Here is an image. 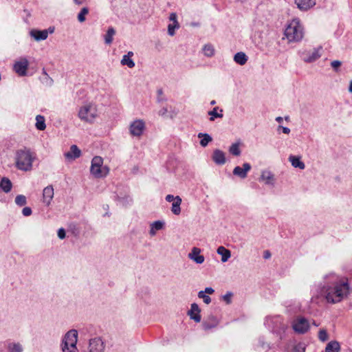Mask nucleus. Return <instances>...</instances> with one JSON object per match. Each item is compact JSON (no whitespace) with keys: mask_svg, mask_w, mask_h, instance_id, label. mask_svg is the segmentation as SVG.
I'll return each mask as SVG.
<instances>
[{"mask_svg":"<svg viewBox=\"0 0 352 352\" xmlns=\"http://www.w3.org/2000/svg\"><path fill=\"white\" fill-rule=\"evenodd\" d=\"M270 256H271V254L268 250H266L264 252V255H263L264 258L267 259V258H270Z\"/></svg>","mask_w":352,"mask_h":352,"instance_id":"obj_55","label":"nucleus"},{"mask_svg":"<svg viewBox=\"0 0 352 352\" xmlns=\"http://www.w3.org/2000/svg\"><path fill=\"white\" fill-rule=\"evenodd\" d=\"M229 152L234 155V156H239L241 155V150L239 148V143H234L232 144L229 148Z\"/></svg>","mask_w":352,"mask_h":352,"instance_id":"obj_36","label":"nucleus"},{"mask_svg":"<svg viewBox=\"0 0 352 352\" xmlns=\"http://www.w3.org/2000/svg\"><path fill=\"white\" fill-rule=\"evenodd\" d=\"M261 179L265 181V183L267 185L273 186L274 184V175L270 171H263L261 175Z\"/></svg>","mask_w":352,"mask_h":352,"instance_id":"obj_24","label":"nucleus"},{"mask_svg":"<svg viewBox=\"0 0 352 352\" xmlns=\"http://www.w3.org/2000/svg\"><path fill=\"white\" fill-rule=\"evenodd\" d=\"M133 56V52H129L127 54L123 56L121 60V64L122 65H127L129 68H133L135 67L134 61L131 58V56Z\"/></svg>","mask_w":352,"mask_h":352,"instance_id":"obj_26","label":"nucleus"},{"mask_svg":"<svg viewBox=\"0 0 352 352\" xmlns=\"http://www.w3.org/2000/svg\"><path fill=\"white\" fill-rule=\"evenodd\" d=\"M252 168L250 164L244 163L243 164V167L236 166L233 170V175L239 177L241 179H245L247 177L248 173Z\"/></svg>","mask_w":352,"mask_h":352,"instance_id":"obj_14","label":"nucleus"},{"mask_svg":"<svg viewBox=\"0 0 352 352\" xmlns=\"http://www.w3.org/2000/svg\"><path fill=\"white\" fill-rule=\"evenodd\" d=\"M85 1V0H74V3L78 6L82 5Z\"/></svg>","mask_w":352,"mask_h":352,"instance_id":"obj_56","label":"nucleus"},{"mask_svg":"<svg viewBox=\"0 0 352 352\" xmlns=\"http://www.w3.org/2000/svg\"><path fill=\"white\" fill-rule=\"evenodd\" d=\"M322 46L314 48L312 52H305L302 54V58L305 63H313L320 58V52L322 50Z\"/></svg>","mask_w":352,"mask_h":352,"instance_id":"obj_10","label":"nucleus"},{"mask_svg":"<svg viewBox=\"0 0 352 352\" xmlns=\"http://www.w3.org/2000/svg\"><path fill=\"white\" fill-rule=\"evenodd\" d=\"M201 309L198 305L195 302L191 304L190 310L188 311V316H189L191 320H193L196 322L201 321V317L200 315Z\"/></svg>","mask_w":352,"mask_h":352,"instance_id":"obj_15","label":"nucleus"},{"mask_svg":"<svg viewBox=\"0 0 352 352\" xmlns=\"http://www.w3.org/2000/svg\"><path fill=\"white\" fill-rule=\"evenodd\" d=\"M170 21H173V24H176L177 28H179V23L177 21V14L174 12L171 13L169 16Z\"/></svg>","mask_w":352,"mask_h":352,"instance_id":"obj_49","label":"nucleus"},{"mask_svg":"<svg viewBox=\"0 0 352 352\" xmlns=\"http://www.w3.org/2000/svg\"><path fill=\"white\" fill-rule=\"evenodd\" d=\"M349 91L352 93V80H351V82H350Z\"/></svg>","mask_w":352,"mask_h":352,"instance_id":"obj_61","label":"nucleus"},{"mask_svg":"<svg viewBox=\"0 0 352 352\" xmlns=\"http://www.w3.org/2000/svg\"><path fill=\"white\" fill-rule=\"evenodd\" d=\"M285 36L289 42H299L302 39L304 28L298 19H294L287 24Z\"/></svg>","mask_w":352,"mask_h":352,"instance_id":"obj_3","label":"nucleus"},{"mask_svg":"<svg viewBox=\"0 0 352 352\" xmlns=\"http://www.w3.org/2000/svg\"><path fill=\"white\" fill-rule=\"evenodd\" d=\"M15 204L21 207L25 206L27 204V199L25 195H19L15 197Z\"/></svg>","mask_w":352,"mask_h":352,"instance_id":"obj_38","label":"nucleus"},{"mask_svg":"<svg viewBox=\"0 0 352 352\" xmlns=\"http://www.w3.org/2000/svg\"><path fill=\"white\" fill-rule=\"evenodd\" d=\"M289 160L294 168H298L301 170H303L305 167L304 162L300 160L299 157L290 155L289 157Z\"/></svg>","mask_w":352,"mask_h":352,"instance_id":"obj_27","label":"nucleus"},{"mask_svg":"<svg viewBox=\"0 0 352 352\" xmlns=\"http://www.w3.org/2000/svg\"><path fill=\"white\" fill-rule=\"evenodd\" d=\"M30 34L36 41H44L47 39L48 36V30H39L34 29L30 31Z\"/></svg>","mask_w":352,"mask_h":352,"instance_id":"obj_18","label":"nucleus"},{"mask_svg":"<svg viewBox=\"0 0 352 352\" xmlns=\"http://www.w3.org/2000/svg\"><path fill=\"white\" fill-rule=\"evenodd\" d=\"M12 184L10 179L3 177L0 181V190L3 191L5 193H8L11 191Z\"/></svg>","mask_w":352,"mask_h":352,"instance_id":"obj_22","label":"nucleus"},{"mask_svg":"<svg viewBox=\"0 0 352 352\" xmlns=\"http://www.w3.org/2000/svg\"><path fill=\"white\" fill-rule=\"evenodd\" d=\"M8 352H23V346L20 342H8L6 345Z\"/></svg>","mask_w":352,"mask_h":352,"instance_id":"obj_23","label":"nucleus"},{"mask_svg":"<svg viewBox=\"0 0 352 352\" xmlns=\"http://www.w3.org/2000/svg\"><path fill=\"white\" fill-rule=\"evenodd\" d=\"M32 211L31 208H30V207H25L22 210V214L25 217L30 216L32 214Z\"/></svg>","mask_w":352,"mask_h":352,"instance_id":"obj_48","label":"nucleus"},{"mask_svg":"<svg viewBox=\"0 0 352 352\" xmlns=\"http://www.w3.org/2000/svg\"><path fill=\"white\" fill-rule=\"evenodd\" d=\"M198 297L203 299L206 304H209L211 302V298L206 295L204 291H200L198 292Z\"/></svg>","mask_w":352,"mask_h":352,"instance_id":"obj_41","label":"nucleus"},{"mask_svg":"<svg viewBox=\"0 0 352 352\" xmlns=\"http://www.w3.org/2000/svg\"><path fill=\"white\" fill-rule=\"evenodd\" d=\"M276 121L278 122H281L283 121V118L280 117V116L276 117Z\"/></svg>","mask_w":352,"mask_h":352,"instance_id":"obj_58","label":"nucleus"},{"mask_svg":"<svg viewBox=\"0 0 352 352\" xmlns=\"http://www.w3.org/2000/svg\"><path fill=\"white\" fill-rule=\"evenodd\" d=\"M78 341V331L76 329H71L64 336L61 349L63 352H78L76 346Z\"/></svg>","mask_w":352,"mask_h":352,"instance_id":"obj_5","label":"nucleus"},{"mask_svg":"<svg viewBox=\"0 0 352 352\" xmlns=\"http://www.w3.org/2000/svg\"><path fill=\"white\" fill-rule=\"evenodd\" d=\"M219 323V319L213 314H210L206 319L202 322V327L205 331L210 330L218 326Z\"/></svg>","mask_w":352,"mask_h":352,"instance_id":"obj_12","label":"nucleus"},{"mask_svg":"<svg viewBox=\"0 0 352 352\" xmlns=\"http://www.w3.org/2000/svg\"><path fill=\"white\" fill-rule=\"evenodd\" d=\"M217 252L218 254L221 256V261L223 263H225V262L228 261V260L231 256V252H230V250H229L228 249H226L223 246H219L217 248Z\"/></svg>","mask_w":352,"mask_h":352,"instance_id":"obj_25","label":"nucleus"},{"mask_svg":"<svg viewBox=\"0 0 352 352\" xmlns=\"http://www.w3.org/2000/svg\"><path fill=\"white\" fill-rule=\"evenodd\" d=\"M232 296V293L230 292H228L225 295H223L222 296V298L226 302V304L229 305L232 302V300H231Z\"/></svg>","mask_w":352,"mask_h":352,"instance_id":"obj_46","label":"nucleus"},{"mask_svg":"<svg viewBox=\"0 0 352 352\" xmlns=\"http://www.w3.org/2000/svg\"><path fill=\"white\" fill-rule=\"evenodd\" d=\"M145 129V124L142 120H136L130 124V133L133 136H140Z\"/></svg>","mask_w":352,"mask_h":352,"instance_id":"obj_11","label":"nucleus"},{"mask_svg":"<svg viewBox=\"0 0 352 352\" xmlns=\"http://www.w3.org/2000/svg\"><path fill=\"white\" fill-rule=\"evenodd\" d=\"M48 33H53L54 32V28H52V27H50L48 29Z\"/></svg>","mask_w":352,"mask_h":352,"instance_id":"obj_59","label":"nucleus"},{"mask_svg":"<svg viewBox=\"0 0 352 352\" xmlns=\"http://www.w3.org/2000/svg\"><path fill=\"white\" fill-rule=\"evenodd\" d=\"M329 338V336H328V334H327V332L325 329H320L319 332H318V339L321 341V342H326Z\"/></svg>","mask_w":352,"mask_h":352,"instance_id":"obj_40","label":"nucleus"},{"mask_svg":"<svg viewBox=\"0 0 352 352\" xmlns=\"http://www.w3.org/2000/svg\"><path fill=\"white\" fill-rule=\"evenodd\" d=\"M29 62L26 58H21L19 61L15 62L13 65L14 71L20 76L27 75Z\"/></svg>","mask_w":352,"mask_h":352,"instance_id":"obj_9","label":"nucleus"},{"mask_svg":"<svg viewBox=\"0 0 352 352\" xmlns=\"http://www.w3.org/2000/svg\"><path fill=\"white\" fill-rule=\"evenodd\" d=\"M78 116L82 121L92 123L97 117L96 108L92 104L84 105L80 108Z\"/></svg>","mask_w":352,"mask_h":352,"instance_id":"obj_7","label":"nucleus"},{"mask_svg":"<svg viewBox=\"0 0 352 352\" xmlns=\"http://www.w3.org/2000/svg\"><path fill=\"white\" fill-rule=\"evenodd\" d=\"M168 113V109L166 107L162 108L158 114L161 116H165Z\"/></svg>","mask_w":352,"mask_h":352,"instance_id":"obj_52","label":"nucleus"},{"mask_svg":"<svg viewBox=\"0 0 352 352\" xmlns=\"http://www.w3.org/2000/svg\"><path fill=\"white\" fill-rule=\"evenodd\" d=\"M103 160L100 156H95L91 160V173L96 178L105 177L109 171L107 166H102Z\"/></svg>","mask_w":352,"mask_h":352,"instance_id":"obj_6","label":"nucleus"},{"mask_svg":"<svg viewBox=\"0 0 352 352\" xmlns=\"http://www.w3.org/2000/svg\"><path fill=\"white\" fill-rule=\"evenodd\" d=\"M177 28L176 24H169L168 26V33L170 36L175 35V29Z\"/></svg>","mask_w":352,"mask_h":352,"instance_id":"obj_47","label":"nucleus"},{"mask_svg":"<svg viewBox=\"0 0 352 352\" xmlns=\"http://www.w3.org/2000/svg\"><path fill=\"white\" fill-rule=\"evenodd\" d=\"M116 34V30L113 27H109L104 35V43L109 45L112 43L113 36Z\"/></svg>","mask_w":352,"mask_h":352,"instance_id":"obj_32","label":"nucleus"},{"mask_svg":"<svg viewBox=\"0 0 352 352\" xmlns=\"http://www.w3.org/2000/svg\"><path fill=\"white\" fill-rule=\"evenodd\" d=\"M342 65V62L340 60H333L331 62V66L333 69V70L338 72L340 69V67Z\"/></svg>","mask_w":352,"mask_h":352,"instance_id":"obj_45","label":"nucleus"},{"mask_svg":"<svg viewBox=\"0 0 352 352\" xmlns=\"http://www.w3.org/2000/svg\"><path fill=\"white\" fill-rule=\"evenodd\" d=\"M200 252L201 250L199 248L194 247L188 254V258L197 264H201L204 262V256L200 254Z\"/></svg>","mask_w":352,"mask_h":352,"instance_id":"obj_16","label":"nucleus"},{"mask_svg":"<svg viewBox=\"0 0 352 352\" xmlns=\"http://www.w3.org/2000/svg\"><path fill=\"white\" fill-rule=\"evenodd\" d=\"M42 74L43 75V76H46V74H47L45 69H43Z\"/></svg>","mask_w":352,"mask_h":352,"instance_id":"obj_62","label":"nucleus"},{"mask_svg":"<svg viewBox=\"0 0 352 352\" xmlns=\"http://www.w3.org/2000/svg\"><path fill=\"white\" fill-rule=\"evenodd\" d=\"M89 8L87 7H84L80 10L77 16V19L80 23H83L85 21V16L89 13Z\"/></svg>","mask_w":352,"mask_h":352,"instance_id":"obj_35","label":"nucleus"},{"mask_svg":"<svg viewBox=\"0 0 352 352\" xmlns=\"http://www.w3.org/2000/svg\"><path fill=\"white\" fill-rule=\"evenodd\" d=\"M204 292H205V294H212L214 290L212 287H206Z\"/></svg>","mask_w":352,"mask_h":352,"instance_id":"obj_54","label":"nucleus"},{"mask_svg":"<svg viewBox=\"0 0 352 352\" xmlns=\"http://www.w3.org/2000/svg\"><path fill=\"white\" fill-rule=\"evenodd\" d=\"M212 160L216 164L223 165L226 163V155L225 153L219 150L215 149L212 154Z\"/></svg>","mask_w":352,"mask_h":352,"instance_id":"obj_19","label":"nucleus"},{"mask_svg":"<svg viewBox=\"0 0 352 352\" xmlns=\"http://www.w3.org/2000/svg\"><path fill=\"white\" fill-rule=\"evenodd\" d=\"M35 159V154L27 147L18 149L15 152V166L23 171H29L32 168V163Z\"/></svg>","mask_w":352,"mask_h":352,"instance_id":"obj_2","label":"nucleus"},{"mask_svg":"<svg viewBox=\"0 0 352 352\" xmlns=\"http://www.w3.org/2000/svg\"><path fill=\"white\" fill-rule=\"evenodd\" d=\"M340 345L338 341L332 340L329 342L325 348V352H340Z\"/></svg>","mask_w":352,"mask_h":352,"instance_id":"obj_30","label":"nucleus"},{"mask_svg":"<svg viewBox=\"0 0 352 352\" xmlns=\"http://www.w3.org/2000/svg\"><path fill=\"white\" fill-rule=\"evenodd\" d=\"M157 101L158 102H162L166 100V98L164 96L163 90L162 89H159L157 91Z\"/></svg>","mask_w":352,"mask_h":352,"instance_id":"obj_44","label":"nucleus"},{"mask_svg":"<svg viewBox=\"0 0 352 352\" xmlns=\"http://www.w3.org/2000/svg\"><path fill=\"white\" fill-rule=\"evenodd\" d=\"M216 104V101H215V100H212V101L210 102V104H211V105H214V104Z\"/></svg>","mask_w":352,"mask_h":352,"instance_id":"obj_63","label":"nucleus"},{"mask_svg":"<svg viewBox=\"0 0 352 352\" xmlns=\"http://www.w3.org/2000/svg\"><path fill=\"white\" fill-rule=\"evenodd\" d=\"M325 278L320 292L328 302L336 304L348 296L349 285L346 281L341 280L335 274L327 275Z\"/></svg>","mask_w":352,"mask_h":352,"instance_id":"obj_1","label":"nucleus"},{"mask_svg":"<svg viewBox=\"0 0 352 352\" xmlns=\"http://www.w3.org/2000/svg\"><path fill=\"white\" fill-rule=\"evenodd\" d=\"M265 324L274 333L279 336L280 340L283 339L287 325L284 323L280 316L266 317Z\"/></svg>","mask_w":352,"mask_h":352,"instance_id":"obj_4","label":"nucleus"},{"mask_svg":"<svg viewBox=\"0 0 352 352\" xmlns=\"http://www.w3.org/2000/svg\"><path fill=\"white\" fill-rule=\"evenodd\" d=\"M66 233L64 228H61L58 230V236L60 239H63L65 238Z\"/></svg>","mask_w":352,"mask_h":352,"instance_id":"obj_50","label":"nucleus"},{"mask_svg":"<svg viewBox=\"0 0 352 352\" xmlns=\"http://www.w3.org/2000/svg\"><path fill=\"white\" fill-rule=\"evenodd\" d=\"M166 201L168 202H173L176 199V197L173 195H167L165 198Z\"/></svg>","mask_w":352,"mask_h":352,"instance_id":"obj_51","label":"nucleus"},{"mask_svg":"<svg viewBox=\"0 0 352 352\" xmlns=\"http://www.w3.org/2000/svg\"><path fill=\"white\" fill-rule=\"evenodd\" d=\"M54 188L52 185L47 186L43 189V203L46 206H49L50 204L51 201L54 197Z\"/></svg>","mask_w":352,"mask_h":352,"instance_id":"obj_17","label":"nucleus"},{"mask_svg":"<svg viewBox=\"0 0 352 352\" xmlns=\"http://www.w3.org/2000/svg\"><path fill=\"white\" fill-rule=\"evenodd\" d=\"M41 82L47 86H51L53 83V80L48 74H46V76L42 77Z\"/></svg>","mask_w":352,"mask_h":352,"instance_id":"obj_43","label":"nucleus"},{"mask_svg":"<svg viewBox=\"0 0 352 352\" xmlns=\"http://www.w3.org/2000/svg\"><path fill=\"white\" fill-rule=\"evenodd\" d=\"M182 200L179 196H176V199L172 204L171 211L175 215H179L181 213V204Z\"/></svg>","mask_w":352,"mask_h":352,"instance_id":"obj_29","label":"nucleus"},{"mask_svg":"<svg viewBox=\"0 0 352 352\" xmlns=\"http://www.w3.org/2000/svg\"><path fill=\"white\" fill-rule=\"evenodd\" d=\"M247 55L242 52H237L234 56V60L240 65H244L248 61Z\"/></svg>","mask_w":352,"mask_h":352,"instance_id":"obj_28","label":"nucleus"},{"mask_svg":"<svg viewBox=\"0 0 352 352\" xmlns=\"http://www.w3.org/2000/svg\"><path fill=\"white\" fill-rule=\"evenodd\" d=\"M292 327L294 331L298 334H305L310 327L308 320L301 316H298L293 320Z\"/></svg>","mask_w":352,"mask_h":352,"instance_id":"obj_8","label":"nucleus"},{"mask_svg":"<svg viewBox=\"0 0 352 352\" xmlns=\"http://www.w3.org/2000/svg\"><path fill=\"white\" fill-rule=\"evenodd\" d=\"M218 109H219V107H216L213 108L212 110H211L208 112V114L210 116V121H214V118H223V116L221 113H217Z\"/></svg>","mask_w":352,"mask_h":352,"instance_id":"obj_37","label":"nucleus"},{"mask_svg":"<svg viewBox=\"0 0 352 352\" xmlns=\"http://www.w3.org/2000/svg\"><path fill=\"white\" fill-rule=\"evenodd\" d=\"M36 128L39 131H43L46 128L45 120L44 116L37 115L36 116Z\"/></svg>","mask_w":352,"mask_h":352,"instance_id":"obj_33","label":"nucleus"},{"mask_svg":"<svg viewBox=\"0 0 352 352\" xmlns=\"http://www.w3.org/2000/svg\"><path fill=\"white\" fill-rule=\"evenodd\" d=\"M197 136L199 138H201L200 145L203 147H206L212 140V137L208 133H199Z\"/></svg>","mask_w":352,"mask_h":352,"instance_id":"obj_31","label":"nucleus"},{"mask_svg":"<svg viewBox=\"0 0 352 352\" xmlns=\"http://www.w3.org/2000/svg\"><path fill=\"white\" fill-rule=\"evenodd\" d=\"M149 234L151 236H155L156 234V230L152 226H151Z\"/></svg>","mask_w":352,"mask_h":352,"instance_id":"obj_57","label":"nucleus"},{"mask_svg":"<svg viewBox=\"0 0 352 352\" xmlns=\"http://www.w3.org/2000/svg\"><path fill=\"white\" fill-rule=\"evenodd\" d=\"M202 50L204 55L207 57H212L214 55L215 51L214 46L210 43L204 45L202 48Z\"/></svg>","mask_w":352,"mask_h":352,"instance_id":"obj_34","label":"nucleus"},{"mask_svg":"<svg viewBox=\"0 0 352 352\" xmlns=\"http://www.w3.org/2000/svg\"><path fill=\"white\" fill-rule=\"evenodd\" d=\"M124 198H122V199H121V198H119V197H118V201L121 204L124 205Z\"/></svg>","mask_w":352,"mask_h":352,"instance_id":"obj_60","label":"nucleus"},{"mask_svg":"<svg viewBox=\"0 0 352 352\" xmlns=\"http://www.w3.org/2000/svg\"><path fill=\"white\" fill-rule=\"evenodd\" d=\"M313 324H314V326H316V327H318V324H316L314 321L313 322Z\"/></svg>","mask_w":352,"mask_h":352,"instance_id":"obj_64","label":"nucleus"},{"mask_svg":"<svg viewBox=\"0 0 352 352\" xmlns=\"http://www.w3.org/2000/svg\"><path fill=\"white\" fill-rule=\"evenodd\" d=\"M164 223L163 221H155L151 224V226H152L157 231L162 230L164 227Z\"/></svg>","mask_w":352,"mask_h":352,"instance_id":"obj_42","label":"nucleus"},{"mask_svg":"<svg viewBox=\"0 0 352 352\" xmlns=\"http://www.w3.org/2000/svg\"><path fill=\"white\" fill-rule=\"evenodd\" d=\"M81 151L76 145H72L69 151L65 153V157L68 160H75L80 156Z\"/></svg>","mask_w":352,"mask_h":352,"instance_id":"obj_21","label":"nucleus"},{"mask_svg":"<svg viewBox=\"0 0 352 352\" xmlns=\"http://www.w3.org/2000/svg\"><path fill=\"white\" fill-rule=\"evenodd\" d=\"M297 8L302 11H306L313 7L316 2L314 0H295Z\"/></svg>","mask_w":352,"mask_h":352,"instance_id":"obj_20","label":"nucleus"},{"mask_svg":"<svg viewBox=\"0 0 352 352\" xmlns=\"http://www.w3.org/2000/svg\"><path fill=\"white\" fill-rule=\"evenodd\" d=\"M305 344L303 342H298L295 344L292 349V352H305Z\"/></svg>","mask_w":352,"mask_h":352,"instance_id":"obj_39","label":"nucleus"},{"mask_svg":"<svg viewBox=\"0 0 352 352\" xmlns=\"http://www.w3.org/2000/svg\"><path fill=\"white\" fill-rule=\"evenodd\" d=\"M89 352H103L104 346L100 338H94L89 340Z\"/></svg>","mask_w":352,"mask_h":352,"instance_id":"obj_13","label":"nucleus"},{"mask_svg":"<svg viewBox=\"0 0 352 352\" xmlns=\"http://www.w3.org/2000/svg\"><path fill=\"white\" fill-rule=\"evenodd\" d=\"M278 129H281L283 131V133H284L285 134H289L290 133V129L288 127L278 126Z\"/></svg>","mask_w":352,"mask_h":352,"instance_id":"obj_53","label":"nucleus"}]
</instances>
